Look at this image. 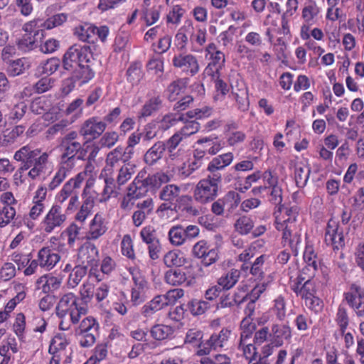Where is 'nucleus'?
I'll use <instances>...</instances> for the list:
<instances>
[{"mask_svg":"<svg viewBox=\"0 0 364 364\" xmlns=\"http://www.w3.org/2000/svg\"><path fill=\"white\" fill-rule=\"evenodd\" d=\"M164 264L172 268H180L188 262V258L180 250H172L167 252L163 257Z\"/></svg>","mask_w":364,"mask_h":364,"instance_id":"72a5a7b5","label":"nucleus"},{"mask_svg":"<svg viewBox=\"0 0 364 364\" xmlns=\"http://www.w3.org/2000/svg\"><path fill=\"white\" fill-rule=\"evenodd\" d=\"M107 230V223L102 213H97L89 224L87 232V241L96 240L102 237Z\"/></svg>","mask_w":364,"mask_h":364,"instance_id":"cd10ccee","label":"nucleus"},{"mask_svg":"<svg viewBox=\"0 0 364 364\" xmlns=\"http://www.w3.org/2000/svg\"><path fill=\"white\" fill-rule=\"evenodd\" d=\"M303 259L305 265L299 272L308 274L311 273V274L316 275V273L321 264V259H319L314 246L309 242H306V244L303 254Z\"/></svg>","mask_w":364,"mask_h":364,"instance_id":"a878e982","label":"nucleus"},{"mask_svg":"<svg viewBox=\"0 0 364 364\" xmlns=\"http://www.w3.org/2000/svg\"><path fill=\"white\" fill-rule=\"evenodd\" d=\"M320 12L321 9L315 1H310L304 6L301 11L303 23L300 29V36L308 38L309 26L316 23Z\"/></svg>","mask_w":364,"mask_h":364,"instance_id":"5701e85b","label":"nucleus"},{"mask_svg":"<svg viewBox=\"0 0 364 364\" xmlns=\"http://www.w3.org/2000/svg\"><path fill=\"white\" fill-rule=\"evenodd\" d=\"M133 284L131 289V302L134 306L142 304L146 299L149 282L142 272L137 267L129 269Z\"/></svg>","mask_w":364,"mask_h":364,"instance_id":"4468645a","label":"nucleus"},{"mask_svg":"<svg viewBox=\"0 0 364 364\" xmlns=\"http://www.w3.org/2000/svg\"><path fill=\"white\" fill-rule=\"evenodd\" d=\"M78 133L71 131L60 139L59 156L56 171L48 185L49 190L58 188L75 170L78 160H85L87 150L77 141Z\"/></svg>","mask_w":364,"mask_h":364,"instance_id":"f257e3e1","label":"nucleus"},{"mask_svg":"<svg viewBox=\"0 0 364 364\" xmlns=\"http://www.w3.org/2000/svg\"><path fill=\"white\" fill-rule=\"evenodd\" d=\"M144 180L149 190H155L161 187L162 184L168 183L170 178L167 173L160 171L149 175Z\"/></svg>","mask_w":364,"mask_h":364,"instance_id":"864d4df0","label":"nucleus"},{"mask_svg":"<svg viewBox=\"0 0 364 364\" xmlns=\"http://www.w3.org/2000/svg\"><path fill=\"white\" fill-rule=\"evenodd\" d=\"M81 228L75 223H71L60 234L63 239H66L67 245L73 247L77 240H80Z\"/></svg>","mask_w":364,"mask_h":364,"instance_id":"49530a36","label":"nucleus"},{"mask_svg":"<svg viewBox=\"0 0 364 364\" xmlns=\"http://www.w3.org/2000/svg\"><path fill=\"white\" fill-rule=\"evenodd\" d=\"M121 252L123 256L132 261L136 259L133 240L129 234L124 235L122 237L121 241Z\"/></svg>","mask_w":364,"mask_h":364,"instance_id":"0e129e2a","label":"nucleus"},{"mask_svg":"<svg viewBox=\"0 0 364 364\" xmlns=\"http://www.w3.org/2000/svg\"><path fill=\"white\" fill-rule=\"evenodd\" d=\"M197 148L202 149L205 156L217 154L224 146V142L216 135L200 138L196 141Z\"/></svg>","mask_w":364,"mask_h":364,"instance_id":"bb28decb","label":"nucleus"},{"mask_svg":"<svg viewBox=\"0 0 364 364\" xmlns=\"http://www.w3.org/2000/svg\"><path fill=\"white\" fill-rule=\"evenodd\" d=\"M37 261L40 263V268L45 271L52 270L59 263L61 257L51 247H43L37 253Z\"/></svg>","mask_w":364,"mask_h":364,"instance_id":"393cba45","label":"nucleus"},{"mask_svg":"<svg viewBox=\"0 0 364 364\" xmlns=\"http://www.w3.org/2000/svg\"><path fill=\"white\" fill-rule=\"evenodd\" d=\"M207 36L208 34L205 28L197 26L195 28L193 27L189 36L191 51L193 53H201L207 41Z\"/></svg>","mask_w":364,"mask_h":364,"instance_id":"7c9ffc66","label":"nucleus"},{"mask_svg":"<svg viewBox=\"0 0 364 364\" xmlns=\"http://www.w3.org/2000/svg\"><path fill=\"white\" fill-rule=\"evenodd\" d=\"M272 302L273 305L271 307V311L278 321H283L287 315V301L284 296L279 295Z\"/></svg>","mask_w":364,"mask_h":364,"instance_id":"603ef678","label":"nucleus"},{"mask_svg":"<svg viewBox=\"0 0 364 364\" xmlns=\"http://www.w3.org/2000/svg\"><path fill=\"white\" fill-rule=\"evenodd\" d=\"M165 151L162 141L156 142L145 153L144 156L145 163L149 166L155 164L162 158Z\"/></svg>","mask_w":364,"mask_h":364,"instance_id":"a19ab883","label":"nucleus"},{"mask_svg":"<svg viewBox=\"0 0 364 364\" xmlns=\"http://www.w3.org/2000/svg\"><path fill=\"white\" fill-rule=\"evenodd\" d=\"M199 232L200 229L197 225H189L183 227L178 225L171 227L168 235L170 243L173 246L178 247L197 237Z\"/></svg>","mask_w":364,"mask_h":364,"instance_id":"a211bd4d","label":"nucleus"},{"mask_svg":"<svg viewBox=\"0 0 364 364\" xmlns=\"http://www.w3.org/2000/svg\"><path fill=\"white\" fill-rule=\"evenodd\" d=\"M151 338L157 341H170L174 338L176 328L171 325L156 323L150 328Z\"/></svg>","mask_w":364,"mask_h":364,"instance_id":"2f4dec72","label":"nucleus"},{"mask_svg":"<svg viewBox=\"0 0 364 364\" xmlns=\"http://www.w3.org/2000/svg\"><path fill=\"white\" fill-rule=\"evenodd\" d=\"M143 174L139 173L133 182L129 185L128 191L130 192L137 200L144 197L149 191V186L145 183Z\"/></svg>","mask_w":364,"mask_h":364,"instance_id":"c03bdc74","label":"nucleus"},{"mask_svg":"<svg viewBox=\"0 0 364 364\" xmlns=\"http://www.w3.org/2000/svg\"><path fill=\"white\" fill-rule=\"evenodd\" d=\"M314 277L315 275L311 273L297 272L295 275L289 277V288L297 297L303 300L317 292L316 284L314 280Z\"/></svg>","mask_w":364,"mask_h":364,"instance_id":"1a4fd4ad","label":"nucleus"},{"mask_svg":"<svg viewBox=\"0 0 364 364\" xmlns=\"http://www.w3.org/2000/svg\"><path fill=\"white\" fill-rule=\"evenodd\" d=\"M232 335L231 327H223L218 332H214L210 338L199 345L196 355L199 356L208 355L212 350H218L228 346Z\"/></svg>","mask_w":364,"mask_h":364,"instance_id":"f8f14e48","label":"nucleus"},{"mask_svg":"<svg viewBox=\"0 0 364 364\" xmlns=\"http://www.w3.org/2000/svg\"><path fill=\"white\" fill-rule=\"evenodd\" d=\"M221 178L217 174L200 179L193 190L194 200L202 205L213 201L218 195Z\"/></svg>","mask_w":364,"mask_h":364,"instance_id":"0eeeda50","label":"nucleus"},{"mask_svg":"<svg viewBox=\"0 0 364 364\" xmlns=\"http://www.w3.org/2000/svg\"><path fill=\"white\" fill-rule=\"evenodd\" d=\"M267 192L269 193V201L277 206L276 210H279L281 206L287 207L282 204L283 190L279 184L267 188Z\"/></svg>","mask_w":364,"mask_h":364,"instance_id":"69168bd1","label":"nucleus"},{"mask_svg":"<svg viewBox=\"0 0 364 364\" xmlns=\"http://www.w3.org/2000/svg\"><path fill=\"white\" fill-rule=\"evenodd\" d=\"M92 164H87L82 171L79 172L74 177L70 178L56 194L55 203L62 206L63 203L66 200L77 193V190L81 187L82 183L86 179L87 173L92 171Z\"/></svg>","mask_w":364,"mask_h":364,"instance_id":"ddd939ff","label":"nucleus"},{"mask_svg":"<svg viewBox=\"0 0 364 364\" xmlns=\"http://www.w3.org/2000/svg\"><path fill=\"white\" fill-rule=\"evenodd\" d=\"M92 53L90 46L74 44L63 56V66L66 70H71L76 66L89 63Z\"/></svg>","mask_w":364,"mask_h":364,"instance_id":"9d476101","label":"nucleus"},{"mask_svg":"<svg viewBox=\"0 0 364 364\" xmlns=\"http://www.w3.org/2000/svg\"><path fill=\"white\" fill-rule=\"evenodd\" d=\"M172 66L181 73L194 76L200 70V65L197 56L186 52L175 53L171 58Z\"/></svg>","mask_w":364,"mask_h":364,"instance_id":"2eb2a0df","label":"nucleus"},{"mask_svg":"<svg viewBox=\"0 0 364 364\" xmlns=\"http://www.w3.org/2000/svg\"><path fill=\"white\" fill-rule=\"evenodd\" d=\"M260 339L256 323L245 320L240 324V338L237 348L245 360L258 358V347L264 343Z\"/></svg>","mask_w":364,"mask_h":364,"instance_id":"7ed1b4c3","label":"nucleus"},{"mask_svg":"<svg viewBox=\"0 0 364 364\" xmlns=\"http://www.w3.org/2000/svg\"><path fill=\"white\" fill-rule=\"evenodd\" d=\"M135 166L130 164H125L120 166L118 169V173L116 176L115 182L118 186L124 185L128 181H129L132 175L135 173Z\"/></svg>","mask_w":364,"mask_h":364,"instance_id":"6e6d98bb","label":"nucleus"},{"mask_svg":"<svg viewBox=\"0 0 364 364\" xmlns=\"http://www.w3.org/2000/svg\"><path fill=\"white\" fill-rule=\"evenodd\" d=\"M205 57L209 56L210 63L220 65L223 68L225 63V55L223 52L218 50V46L213 42L208 43L205 49Z\"/></svg>","mask_w":364,"mask_h":364,"instance_id":"79ce46f5","label":"nucleus"},{"mask_svg":"<svg viewBox=\"0 0 364 364\" xmlns=\"http://www.w3.org/2000/svg\"><path fill=\"white\" fill-rule=\"evenodd\" d=\"M109 345L108 342H101L97 343L92 350V355L88 359L89 362L94 364L106 359L108 355Z\"/></svg>","mask_w":364,"mask_h":364,"instance_id":"052dcab7","label":"nucleus"},{"mask_svg":"<svg viewBox=\"0 0 364 364\" xmlns=\"http://www.w3.org/2000/svg\"><path fill=\"white\" fill-rule=\"evenodd\" d=\"M73 72V77L78 82L79 86L88 83L95 75V71L88 63L77 66Z\"/></svg>","mask_w":364,"mask_h":364,"instance_id":"37998d69","label":"nucleus"},{"mask_svg":"<svg viewBox=\"0 0 364 364\" xmlns=\"http://www.w3.org/2000/svg\"><path fill=\"white\" fill-rule=\"evenodd\" d=\"M25 131V127L22 125L14 127L12 129H6L0 136V144L1 146H8L13 144L16 139L20 136Z\"/></svg>","mask_w":364,"mask_h":364,"instance_id":"09e8293b","label":"nucleus"},{"mask_svg":"<svg viewBox=\"0 0 364 364\" xmlns=\"http://www.w3.org/2000/svg\"><path fill=\"white\" fill-rule=\"evenodd\" d=\"M41 153L40 149H32L30 146L26 145L15 152L14 159L17 161L22 162V166L29 169Z\"/></svg>","mask_w":364,"mask_h":364,"instance_id":"c756f323","label":"nucleus"},{"mask_svg":"<svg viewBox=\"0 0 364 364\" xmlns=\"http://www.w3.org/2000/svg\"><path fill=\"white\" fill-rule=\"evenodd\" d=\"M193 29V24L191 21H186L175 35V46L180 51L186 50L189 38L188 34Z\"/></svg>","mask_w":364,"mask_h":364,"instance_id":"e433bc0d","label":"nucleus"},{"mask_svg":"<svg viewBox=\"0 0 364 364\" xmlns=\"http://www.w3.org/2000/svg\"><path fill=\"white\" fill-rule=\"evenodd\" d=\"M257 330L260 341H272L279 347L289 342L292 338V329L288 323H274L270 327L263 326Z\"/></svg>","mask_w":364,"mask_h":364,"instance_id":"6e6552de","label":"nucleus"},{"mask_svg":"<svg viewBox=\"0 0 364 364\" xmlns=\"http://www.w3.org/2000/svg\"><path fill=\"white\" fill-rule=\"evenodd\" d=\"M240 277V271L236 269H231L223 274L217 281L220 287L225 291L232 289L238 282Z\"/></svg>","mask_w":364,"mask_h":364,"instance_id":"58836bf2","label":"nucleus"},{"mask_svg":"<svg viewBox=\"0 0 364 364\" xmlns=\"http://www.w3.org/2000/svg\"><path fill=\"white\" fill-rule=\"evenodd\" d=\"M132 157L129 149H124L123 146H118L107 155L105 166L101 173L114 175V168L119 166V163L125 164Z\"/></svg>","mask_w":364,"mask_h":364,"instance_id":"aec40b11","label":"nucleus"},{"mask_svg":"<svg viewBox=\"0 0 364 364\" xmlns=\"http://www.w3.org/2000/svg\"><path fill=\"white\" fill-rule=\"evenodd\" d=\"M76 263L89 268L90 266L99 263V250L90 241H85L77 249Z\"/></svg>","mask_w":364,"mask_h":364,"instance_id":"4be33fe9","label":"nucleus"},{"mask_svg":"<svg viewBox=\"0 0 364 364\" xmlns=\"http://www.w3.org/2000/svg\"><path fill=\"white\" fill-rule=\"evenodd\" d=\"M311 170L309 166L303 164L302 163L296 164L294 169V179L296 186L299 188H302L306 186Z\"/></svg>","mask_w":364,"mask_h":364,"instance_id":"8fccbe9b","label":"nucleus"},{"mask_svg":"<svg viewBox=\"0 0 364 364\" xmlns=\"http://www.w3.org/2000/svg\"><path fill=\"white\" fill-rule=\"evenodd\" d=\"M101 176L104 178L105 185L98 202L103 203L107 201L112 196H116L120 187L115 182L114 175L101 173Z\"/></svg>","mask_w":364,"mask_h":364,"instance_id":"c9c22d12","label":"nucleus"},{"mask_svg":"<svg viewBox=\"0 0 364 364\" xmlns=\"http://www.w3.org/2000/svg\"><path fill=\"white\" fill-rule=\"evenodd\" d=\"M68 14L58 13L54 14L46 20H43L44 26L47 30H51L54 28L63 26L68 19Z\"/></svg>","mask_w":364,"mask_h":364,"instance_id":"774afa93","label":"nucleus"},{"mask_svg":"<svg viewBox=\"0 0 364 364\" xmlns=\"http://www.w3.org/2000/svg\"><path fill=\"white\" fill-rule=\"evenodd\" d=\"M193 157L188 161L183 162L181 166L178 168V175L182 178L185 179L189 177L196 171L200 168L208 157L205 155L202 149H198L195 147L192 152Z\"/></svg>","mask_w":364,"mask_h":364,"instance_id":"6ab92c4d","label":"nucleus"},{"mask_svg":"<svg viewBox=\"0 0 364 364\" xmlns=\"http://www.w3.org/2000/svg\"><path fill=\"white\" fill-rule=\"evenodd\" d=\"M67 214L60 204L54 203L43 218L41 225L43 230L52 233L55 229L60 228L67 220Z\"/></svg>","mask_w":364,"mask_h":364,"instance_id":"dca6fc26","label":"nucleus"},{"mask_svg":"<svg viewBox=\"0 0 364 364\" xmlns=\"http://www.w3.org/2000/svg\"><path fill=\"white\" fill-rule=\"evenodd\" d=\"M70 343V339L67 335L63 333H57L50 341L48 353L63 356L64 357V363H70L72 360L71 352L68 350Z\"/></svg>","mask_w":364,"mask_h":364,"instance_id":"b1692460","label":"nucleus"},{"mask_svg":"<svg viewBox=\"0 0 364 364\" xmlns=\"http://www.w3.org/2000/svg\"><path fill=\"white\" fill-rule=\"evenodd\" d=\"M78 300V297L73 292L63 294L56 306V315L60 318L69 315L73 324L78 323L81 316L88 311L87 306L79 304Z\"/></svg>","mask_w":364,"mask_h":364,"instance_id":"39448f33","label":"nucleus"},{"mask_svg":"<svg viewBox=\"0 0 364 364\" xmlns=\"http://www.w3.org/2000/svg\"><path fill=\"white\" fill-rule=\"evenodd\" d=\"M22 29L25 33L18 41V46L24 51L38 47L45 38L47 30L44 26L43 20L41 18H34L25 23Z\"/></svg>","mask_w":364,"mask_h":364,"instance_id":"20e7f679","label":"nucleus"},{"mask_svg":"<svg viewBox=\"0 0 364 364\" xmlns=\"http://www.w3.org/2000/svg\"><path fill=\"white\" fill-rule=\"evenodd\" d=\"M344 300L358 317L364 316V289L352 284L348 291L343 294Z\"/></svg>","mask_w":364,"mask_h":364,"instance_id":"412c9836","label":"nucleus"},{"mask_svg":"<svg viewBox=\"0 0 364 364\" xmlns=\"http://www.w3.org/2000/svg\"><path fill=\"white\" fill-rule=\"evenodd\" d=\"M263 186L254 187L252 193L254 196H260L267 191V188L279 184V178L277 173L272 169L268 168L264 171H262Z\"/></svg>","mask_w":364,"mask_h":364,"instance_id":"473e14b6","label":"nucleus"},{"mask_svg":"<svg viewBox=\"0 0 364 364\" xmlns=\"http://www.w3.org/2000/svg\"><path fill=\"white\" fill-rule=\"evenodd\" d=\"M185 13L186 10L180 4L173 5L166 14V23L176 26H178L181 23Z\"/></svg>","mask_w":364,"mask_h":364,"instance_id":"13d9d810","label":"nucleus"},{"mask_svg":"<svg viewBox=\"0 0 364 364\" xmlns=\"http://www.w3.org/2000/svg\"><path fill=\"white\" fill-rule=\"evenodd\" d=\"M161 9L159 6H144L141 11V20L149 27L156 23L160 18Z\"/></svg>","mask_w":364,"mask_h":364,"instance_id":"a18cd8bd","label":"nucleus"},{"mask_svg":"<svg viewBox=\"0 0 364 364\" xmlns=\"http://www.w3.org/2000/svg\"><path fill=\"white\" fill-rule=\"evenodd\" d=\"M233 159L234 154L230 151L213 157L207 166V171L210 173L209 175L217 174L222 178V175L219 171L230 165Z\"/></svg>","mask_w":364,"mask_h":364,"instance_id":"c85d7f7f","label":"nucleus"},{"mask_svg":"<svg viewBox=\"0 0 364 364\" xmlns=\"http://www.w3.org/2000/svg\"><path fill=\"white\" fill-rule=\"evenodd\" d=\"M87 267L76 263L68 278L67 285L68 288L74 289L77 287L87 274Z\"/></svg>","mask_w":364,"mask_h":364,"instance_id":"de8ad7c7","label":"nucleus"},{"mask_svg":"<svg viewBox=\"0 0 364 364\" xmlns=\"http://www.w3.org/2000/svg\"><path fill=\"white\" fill-rule=\"evenodd\" d=\"M299 208L297 205L282 207L274 212V228L281 232V244L296 250L301 242V236L296 226Z\"/></svg>","mask_w":364,"mask_h":364,"instance_id":"f03ea898","label":"nucleus"},{"mask_svg":"<svg viewBox=\"0 0 364 364\" xmlns=\"http://www.w3.org/2000/svg\"><path fill=\"white\" fill-rule=\"evenodd\" d=\"M95 285L89 282H84L79 291L80 299L82 305L87 306V304L91 302L94 298Z\"/></svg>","mask_w":364,"mask_h":364,"instance_id":"680f3d73","label":"nucleus"},{"mask_svg":"<svg viewBox=\"0 0 364 364\" xmlns=\"http://www.w3.org/2000/svg\"><path fill=\"white\" fill-rule=\"evenodd\" d=\"M49 160V154L47 152L41 153L33 162L28 173V177L35 180L45 172Z\"/></svg>","mask_w":364,"mask_h":364,"instance_id":"ea45409f","label":"nucleus"},{"mask_svg":"<svg viewBox=\"0 0 364 364\" xmlns=\"http://www.w3.org/2000/svg\"><path fill=\"white\" fill-rule=\"evenodd\" d=\"M26 327L25 314L22 312L16 314L12 325V330L20 341H23L25 338Z\"/></svg>","mask_w":364,"mask_h":364,"instance_id":"bf43d9fd","label":"nucleus"},{"mask_svg":"<svg viewBox=\"0 0 364 364\" xmlns=\"http://www.w3.org/2000/svg\"><path fill=\"white\" fill-rule=\"evenodd\" d=\"M234 228L239 234L246 235L253 230L254 222L250 217L242 215L236 220Z\"/></svg>","mask_w":364,"mask_h":364,"instance_id":"5fc2aeb1","label":"nucleus"},{"mask_svg":"<svg viewBox=\"0 0 364 364\" xmlns=\"http://www.w3.org/2000/svg\"><path fill=\"white\" fill-rule=\"evenodd\" d=\"M180 191V188L176 185H166L161 191L159 198L161 200L169 202L171 204L179 196Z\"/></svg>","mask_w":364,"mask_h":364,"instance_id":"e2e57ef3","label":"nucleus"},{"mask_svg":"<svg viewBox=\"0 0 364 364\" xmlns=\"http://www.w3.org/2000/svg\"><path fill=\"white\" fill-rule=\"evenodd\" d=\"M100 325L97 319L88 316L79 321V326L75 329L79 345L82 348H89L96 342L99 335Z\"/></svg>","mask_w":364,"mask_h":364,"instance_id":"9b49d317","label":"nucleus"},{"mask_svg":"<svg viewBox=\"0 0 364 364\" xmlns=\"http://www.w3.org/2000/svg\"><path fill=\"white\" fill-rule=\"evenodd\" d=\"M186 273L180 268H172L164 273V282L173 287L181 286L187 281Z\"/></svg>","mask_w":364,"mask_h":364,"instance_id":"4c0bfd02","label":"nucleus"},{"mask_svg":"<svg viewBox=\"0 0 364 364\" xmlns=\"http://www.w3.org/2000/svg\"><path fill=\"white\" fill-rule=\"evenodd\" d=\"M335 322L338 327V331H347L350 323V318L348 309L343 304H339L335 316Z\"/></svg>","mask_w":364,"mask_h":364,"instance_id":"3c124183","label":"nucleus"},{"mask_svg":"<svg viewBox=\"0 0 364 364\" xmlns=\"http://www.w3.org/2000/svg\"><path fill=\"white\" fill-rule=\"evenodd\" d=\"M74 37L79 41L88 44H95L98 41L105 43L109 34L107 26H97L95 24L82 21L73 29Z\"/></svg>","mask_w":364,"mask_h":364,"instance_id":"423d86ee","label":"nucleus"},{"mask_svg":"<svg viewBox=\"0 0 364 364\" xmlns=\"http://www.w3.org/2000/svg\"><path fill=\"white\" fill-rule=\"evenodd\" d=\"M162 103L161 96L159 94L149 98L138 112V117L141 119L151 116L161 109Z\"/></svg>","mask_w":364,"mask_h":364,"instance_id":"f704fd0d","label":"nucleus"},{"mask_svg":"<svg viewBox=\"0 0 364 364\" xmlns=\"http://www.w3.org/2000/svg\"><path fill=\"white\" fill-rule=\"evenodd\" d=\"M106 128V122L102 121L99 117L94 116L82 123L78 134L85 139V144H87L102 136Z\"/></svg>","mask_w":364,"mask_h":364,"instance_id":"f3484780","label":"nucleus"},{"mask_svg":"<svg viewBox=\"0 0 364 364\" xmlns=\"http://www.w3.org/2000/svg\"><path fill=\"white\" fill-rule=\"evenodd\" d=\"M25 58H19L8 63L6 70L9 75L15 77L24 73L28 68Z\"/></svg>","mask_w":364,"mask_h":364,"instance_id":"338daca9","label":"nucleus"},{"mask_svg":"<svg viewBox=\"0 0 364 364\" xmlns=\"http://www.w3.org/2000/svg\"><path fill=\"white\" fill-rule=\"evenodd\" d=\"M187 79L186 78H178L173 81L168 87V100L176 101L178 99V95L185 90L186 87Z\"/></svg>","mask_w":364,"mask_h":364,"instance_id":"4d7b16f0","label":"nucleus"}]
</instances>
